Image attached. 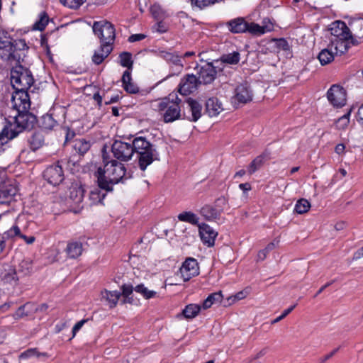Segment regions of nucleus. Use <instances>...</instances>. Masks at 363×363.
Here are the masks:
<instances>
[{"instance_id": "473e14b6", "label": "nucleus", "mask_w": 363, "mask_h": 363, "mask_svg": "<svg viewBox=\"0 0 363 363\" xmlns=\"http://www.w3.org/2000/svg\"><path fill=\"white\" fill-rule=\"evenodd\" d=\"M223 295L221 291L210 294L203 302L202 308L208 309L214 303H220L222 301Z\"/></svg>"}, {"instance_id": "a18cd8bd", "label": "nucleus", "mask_w": 363, "mask_h": 363, "mask_svg": "<svg viewBox=\"0 0 363 363\" xmlns=\"http://www.w3.org/2000/svg\"><path fill=\"white\" fill-rule=\"evenodd\" d=\"M217 1L218 0H191V5L199 9L210 6Z\"/></svg>"}, {"instance_id": "09e8293b", "label": "nucleus", "mask_w": 363, "mask_h": 363, "mask_svg": "<svg viewBox=\"0 0 363 363\" xmlns=\"http://www.w3.org/2000/svg\"><path fill=\"white\" fill-rule=\"evenodd\" d=\"M2 280L6 283L11 284H16L18 280L16 276V272L14 269H10V271L3 276Z\"/></svg>"}, {"instance_id": "c03bdc74", "label": "nucleus", "mask_w": 363, "mask_h": 363, "mask_svg": "<svg viewBox=\"0 0 363 363\" xmlns=\"http://www.w3.org/2000/svg\"><path fill=\"white\" fill-rule=\"evenodd\" d=\"M32 357H47V354L43 352L40 353L39 352L36 348H31L26 350L25 352H22L20 355L21 359H28Z\"/></svg>"}, {"instance_id": "e433bc0d", "label": "nucleus", "mask_w": 363, "mask_h": 363, "mask_svg": "<svg viewBox=\"0 0 363 363\" xmlns=\"http://www.w3.org/2000/svg\"><path fill=\"white\" fill-rule=\"evenodd\" d=\"M134 291L140 294L144 298L150 299L154 298L157 295V292L153 290L148 289L144 284H140L134 288Z\"/></svg>"}, {"instance_id": "8fccbe9b", "label": "nucleus", "mask_w": 363, "mask_h": 363, "mask_svg": "<svg viewBox=\"0 0 363 363\" xmlns=\"http://www.w3.org/2000/svg\"><path fill=\"white\" fill-rule=\"evenodd\" d=\"M350 112L345 113L342 116L338 118V120L336 122L337 127L340 129H344L345 128L350 122Z\"/></svg>"}, {"instance_id": "2eb2a0df", "label": "nucleus", "mask_w": 363, "mask_h": 363, "mask_svg": "<svg viewBox=\"0 0 363 363\" xmlns=\"http://www.w3.org/2000/svg\"><path fill=\"white\" fill-rule=\"evenodd\" d=\"M199 84L196 76L186 74L181 79L179 84V91L182 95H189L195 91Z\"/></svg>"}, {"instance_id": "5fc2aeb1", "label": "nucleus", "mask_w": 363, "mask_h": 363, "mask_svg": "<svg viewBox=\"0 0 363 363\" xmlns=\"http://www.w3.org/2000/svg\"><path fill=\"white\" fill-rule=\"evenodd\" d=\"M228 199L225 196H220L215 201V205L213 206L216 209H220V213L223 212L224 207L228 204Z\"/></svg>"}, {"instance_id": "72a5a7b5", "label": "nucleus", "mask_w": 363, "mask_h": 363, "mask_svg": "<svg viewBox=\"0 0 363 363\" xmlns=\"http://www.w3.org/2000/svg\"><path fill=\"white\" fill-rule=\"evenodd\" d=\"M13 45L9 37L0 30V50H5L8 52V59L12 55Z\"/></svg>"}, {"instance_id": "79ce46f5", "label": "nucleus", "mask_w": 363, "mask_h": 363, "mask_svg": "<svg viewBox=\"0 0 363 363\" xmlns=\"http://www.w3.org/2000/svg\"><path fill=\"white\" fill-rule=\"evenodd\" d=\"M311 207L308 200L301 199L298 200L295 206L294 211L298 214L306 213Z\"/></svg>"}, {"instance_id": "b1692460", "label": "nucleus", "mask_w": 363, "mask_h": 363, "mask_svg": "<svg viewBox=\"0 0 363 363\" xmlns=\"http://www.w3.org/2000/svg\"><path fill=\"white\" fill-rule=\"evenodd\" d=\"M348 39L332 38L330 49L334 50L336 55H342L345 53L348 48Z\"/></svg>"}, {"instance_id": "f257e3e1", "label": "nucleus", "mask_w": 363, "mask_h": 363, "mask_svg": "<svg viewBox=\"0 0 363 363\" xmlns=\"http://www.w3.org/2000/svg\"><path fill=\"white\" fill-rule=\"evenodd\" d=\"M104 168L97 170V182L99 186L106 191L113 190V185L123 182L125 179V168L124 165L116 160L106 161L104 156Z\"/></svg>"}, {"instance_id": "680f3d73", "label": "nucleus", "mask_w": 363, "mask_h": 363, "mask_svg": "<svg viewBox=\"0 0 363 363\" xmlns=\"http://www.w3.org/2000/svg\"><path fill=\"white\" fill-rule=\"evenodd\" d=\"M145 37H146V35L144 34H142V33L133 34L129 37L128 41L131 42V43L140 41V40L145 39Z\"/></svg>"}, {"instance_id": "603ef678", "label": "nucleus", "mask_w": 363, "mask_h": 363, "mask_svg": "<svg viewBox=\"0 0 363 363\" xmlns=\"http://www.w3.org/2000/svg\"><path fill=\"white\" fill-rule=\"evenodd\" d=\"M150 12L153 17L157 20H161L164 17V11L162 8L157 4H154L150 8Z\"/></svg>"}, {"instance_id": "a878e982", "label": "nucleus", "mask_w": 363, "mask_h": 363, "mask_svg": "<svg viewBox=\"0 0 363 363\" xmlns=\"http://www.w3.org/2000/svg\"><path fill=\"white\" fill-rule=\"evenodd\" d=\"M102 188L99 186L94 187L90 190L89 199L90 201V205H96L98 203H102L104 199L106 196V194L101 191Z\"/></svg>"}, {"instance_id": "6ab92c4d", "label": "nucleus", "mask_w": 363, "mask_h": 363, "mask_svg": "<svg viewBox=\"0 0 363 363\" xmlns=\"http://www.w3.org/2000/svg\"><path fill=\"white\" fill-rule=\"evenodd\" d=\"M84 196V189L79 183H73L68 190V197L75 205L79 206Z\"/></svg>"}, {"instance_id": "0e129e2a", "label": "nucleus", "mask_w": 363, "mask_h": 363, "mask_svg": "<svg viewBox=\"0 0 363 363\" xmlns=\"http://www.w3.org/2000/svg\"><path fill=\"white\" fill-rule=\"evenodd\" d=\"M8 140H10V139H7L2 130L0 133V154L4 151V146L8 142Z\"/></svg>"}, {"instance_id": "cd10ccee", "label": "nucleus", "mask_w": 363, "mask_h": 363, "mask_svg": "<svg viewBox=\"0 0 363 363\" xmlns=\"http://www.w3.org/2000/svg\"><path fill=\"white\" fill-rule=\"evenodd\" d=\"M188 107L191 112V118H190L192 121H196L201 116V105L196 101L189 99L186 101Z\"/></svg>"}, {"instance_id": "ea45409f", "label": "nucleus", "mask_w": 363, "mask_h": 363, "mask_svg": "<svg viewBox=\"0 0 363 363\" xmlns=\"http://www.w3.org/2000/svg\"><path fill=\"white\" fill-rule=\"evenodd\" d=\"M48 16L45 13H40V18L33 24V29L36 30H43L48 23Z\"/></svg>"}, {"instance_id": "f704fd0d", "label": "nucleus", "mask_w": 363, "mask_h": 363, "mask_svg": "<svg viewBox=\"0 0 363 363\" xmlns=\"http://www.w3.org/2000/svg\"><path fill=\"white\" fill-rule=\"evenodd\" d=\"M28 141L30 148L33 150H36L43 146L44 137L40 133H34Z\"/></svg>"}, {"instance_id": "49530a36", "label": "nucleus", "mask_w": 363, "mask_h": 363, "mask_svg": "<svg viewBox=\"0 0 363 363\" xmlns=\"http://www.w3.org/2000/svg\"><path fill=\"white\" fill-rule=\"evenodd\" d=\"M65 6L72 9H79L86 0H60Z\"/></svg>"}, {"instance_id": "7ed1b4c3", "label": "nucleus", "mask_w": 363, "mask_h": 363, "mask_svg": "<svg viewBox=\"0 0 363 363\" xmlns=\"http://www.w3.org/2000/svg\"><path fill=\"white\" fill-rule=\"evenodd\" d=\"M133 154L137 155L138 164L141 170L144 171L147 167L155 160H158V153L153 145L145 138L136 137L132 141Z\"/></svg>"}, {"instance_id": "39448f33", "label": "nucleus", "mask_w": 363, "mask_h": 363, "mask_svg": "<svg viewBox=\"0 0 363 363\" xmlns=\"http://www.w3.org/2000/svg\"><path fill=\"white\" fill-rule=\"evenodd\" d=\"M181 102L182 100L178 98L177 94H169L168 97L157 102L156 110L162 114L165 123H172L180 118L179 104Z\"/></svg>"}, {"instance_id": "393cba45", "label": "nucleus", "mask_w": 363, "mask_h": 363, "mask_svg": "<svg viewBox=\"0 0 363 363\" xmlns=\"http://www.w3.org/2000/svg\"><path fill=\"white\" fill-rule=\"evenodd\" d=\"M67 257L75 259L79 257L82 252V244L79 242H69L65 249Z\"/></svg>"}, {"instance_id": "7c9ffc66", "label": "nucleus", "mask_w": 363, "mask_h": 363, "mask_svg": "<svg viewBox=\"0 0 363 363\" xmlns=\"http://www.w3.org/2000/svg\"><path fill=\"white\" fill-rule=\"evenodd\" d=\"M73 148L79 155H84L90 148L91 144L84 139H76L73 142Z\"/></svg>"}, {"instance_id": "aec40b11", "label": "nucleus", "mask_w": 363, "mask_h": 363, "mask_svg": "<svg viewBox=\"0 0 363 363\" xmlns=\"http://www.w3.org/2000/svg\"><path fill=\"white\" fill-rule=\"evenodd\" d=\"M112 46L108 44H101L99 48L95 50L92 56V62L96 65H100L111 52Z\"/></svg>"}, {"instance_id": "4c0bfd02", "label": "nucleus", "mask_w": 363, "mask_h": 363, "mask_svg": "<svg viewBox=\"0 0 363 363\" xmlns=\"http://www.w3.org/2000/svg\"><path fill=\"white\" fill-rule=\"evenodd\" d=\"M318 58L322 65H325L333 60L334 54L331 49H323L319 53Z\"/></svg>"}, {"instance_id": "052dcab7", "label": "nucleus", "mask_w": 363, "mask_h": 363, "mask_svg": "<svg viewBox=\"0 0 363 363\" xmlns=\"http://www.w3.org/2000/svg\"><path fill=\"white\" fill-rule=\"evenodd\" d=\"M87 322L86 319H83L77 322L72 328V337H74L77 333L82 328L84 324Z\"/></svg>"}, {"instance_id": "6e6552de", "label": "nucleus", "mask_w": 363, "mask_h": 363, "mask_svg": "<svg viewBox=\"0 0 363 363\" xmlns=\"http://www.w3.org/2000/svg\"><path fill=\"white\" fill-rule=\"evenodd\" d=\"M111 151L116 159L123 162L129 161L133 155L132 143L116 140L112 145Z\"/></svg>"}, {"instance_id": "3c124183", "label": "nucleus", "mask_w": 363, "mask_h": 363, "mask_svg": "<svg viewBox=\"0 0 363 363\" xmlns=\"http://www.w3.org/2000/svg\"><path fill=\"white\" fill-rule=\"evenodd\" d=\"M19 271L25 275L29 274L32 271V262L30 260H23L19 264Z\"/></svg>"}, {"instance_id": "37998d69", "label": "nucleus", "mask_w": 363, "mask_h": 363, "mask_svg": "<svg viewBox=\"0 0 363 363\" xmlns=\"http://www.w3.org/2000/svg\"><path fill=\"white\" fill-rule=\"evenodd\" d=\"M120 65L122 67L130 69L133 66L132 55L130 52H124L119 56Z\"/></svg>"}, {"instance_id": "ddd939ff", "label": "nucleus", "mask_w": 363, "mask_h": 363, "mask_svg": "<svg viewBox=\"0 0 363 363\" xmlns=\"http://www.w3.org/2000/svg\"><path fill=\"white\" fill-rule=\"evenodd\" d=\"M216 74V67L212 62H208L199 68L196 77L200 84H208L214 81Z\"/></svg>"}, {"instance_id": "864d4df0", "label": "nucleus", "mask_w": 363, "mask_h": 363, "mask_svg": "<svg viewBox=\"0 0 363 363\" xmlns=\"http://www.w3.org/2000/svg\"><path fill=\"white\" fill-rule=\"evenodd\" d=\"M20 235H22L21 233L20 228L17 225H14L3 234V238L9 239L16 235H18L20 237Z\"/></svg>"}, {"instance_id": "a19ab883", "label": "nucleus", "mask_w": 363, "mask_h": 363, "mask_svg": "<svg viewBox=\"0 0 363 363\" xmlns=\"http://www.w3.org/2000/svg\"><path fill=\"white\" fill-rule=\"evenodd\" d=\"M32 305L30 303H27L20 306L16 311L14 316L16 318H22L25 316L28 315L32 312Z\"/></svg>"}, {"instance_id": "de8ad7c7", "label": "nucleus", "mask_w": 363, "mask_h": 363, "mask_svg": "<svg viewBox=\"0 0 363 363\" xmlns=\"http://www.w3.org/2000/svg\"><path fill=\"white\" fill-rule=\"evenodd\" d=\"M42 125L45 129H52L57 125V121L51 115H45L43 117Z\"/></svg>"}, {"instance_id": "5701e85b", "label": "nucleus", "mask_w": 363, "mask_h": 363, "mask_svg": "<svg viewBox=\"0 0 363 363\" xmlns=\"http://www.w3.org/2000/svg\"><path fill=\"white\" fill-rule=\"evenodd\" d=\"M122 83L123 89L130 94H136L139 91V88L132 82L131 74L129 70H125L122 76Z\"/></svg>"}, {"instance_id": "f3484780", "label": "nucleus", "mask_w": 363, "mask_h": 363, "mask_svg": "<svg viewBox=\"0 0 363 363\" xmlns=\"http://www.w3.org/2000/svg\"><path fill=\"white\" fill-rule=\"evenodd\" d=\"M199 235L203 244L206 245L208 247L213 246L218 233L206 223L199 225Z\"/></svg>"}, {"instance_id": "c9c22d12", "label": "nucleus", "mask_w": 363, "mask_h": 363, "mask_svg": "<svg viewBox=\"0 0 363 363\" xmlns=\"http://www.w3.org/2000/svg\"><path fill=\"white\" fill-rule=\"evenodd\" d=\"M239 61L240 53L238 52L223 55L220 58V62L223 64L237 65Z\"/></svg>"}, {"instance_id": "58836bf2", "label": "nucleus", "mask_w": 363, "mask_h": 363, "mask_svg": "<svg viewBox=\"0 0 363 363\" xmlns=\"http://www.w3.org/2000/svg\"><path fill=\"white\" fill-rule=\"evenodd\" d=\"M264 157L263 155H259L255 157L248 167V173L252 174L259 169L264 163Z\"/></svg>"}, {"instance_id": "338daca9", "label": "nucleus", "mask_w": 363, "mask_h": 363, "mask_svg": "<svg viewBox=\"0 0 363 363\" xmlns=\"http://www.w3.org/2000/svg\"><path fill=\"white\" fill-rule=\"evenodd\" d=\"M279 242V241L278 240H274V241H272V242H269V243L267 245V247L264 248V250H265L267 252H269L272 251V250H274V249L276 247V246L278 245Z\"/></svg>"}, {"instance_id": "13d9d810", "label": "nucleus", "mask_w": 363, "mask_h": 363, "mask_svg": "<svg viewBox=\"0 0 363 363\" xmlns=\"http://www.w3.org/2000/svg\"><path fill=\"white\" fill-rule=\"evenodd\" d=\"M13 45L12 53L14 52L16 48L18 47L19 49H24L26 47V41L24 40H16L13 42L11 41ZM13 57V55L11 57Z\"/></svg>"}, {"instance_id": "c756f323", "label": "nucleus", "mask_w": 363, "mask_h": 363, "mask_svg": "<svg viewBox=\"0 0 363 363\" xmlns=\"http://www.w3.org/2000/svg\"><path fill=\"white\" fill-rule=\"evenodd\" d=\"M121 296V292L117 291H107L105 290L102 292L103 298H106L108 302L110 307L113 308L116 306L120 297Z\"/></svg>"}, {"instance_id": "9b49d317", "label": "nucleus", "mask_w": 363, "mask_h": 363, "mask_svg": "<svg viewBox=\"0 0 363 363\" xmlns=\"http://www.w3.org/2000/svg\"><path fill=\"white\" fill-rule=\"evenodd\" d=\"M12 106L17 111H28L30 106L28 90H15L12 96Z\"/></svg>"}, {"instance_id": "c85d7f7f", "label": "nucleus", "mask_w": 363, "mask_h": 363, "mask_svg": "<svg viewBox=\"0 0 363 363\" xmlns=\"http://www.w3.org/2000/svg\"><path fill=\"white\" fill-rule=\"evenodd\" d=\"M160 57L166 61L172 63L174 65L179 67L180 69H182L183 64L181 62V57L177 53L162 51L160 52Z\"/></svg>"}, {"instance_id": "dca6fc26", "label": "nucleus", "mask_w": 363, "mask_h": 363, "mask_svg": "<svg viewBox=\"0 0 363 363\" xmlns=\"http://www.w3.org/2000/svg\"><path fill=\"white\" fill-rule=\"evenodd\" d=\"M253 94L247 83L239 84L235 89L234 99L239 104H247L252 100Z\"/></svg>"}, {"instance_id": "1a4fd4ad", "label": "nucleus", "mask_w": 363, "mask_h": 363, "mask_svg": "<svg viewBox=\"0 0 363 363\" xmlns=\"http://www.w3.org/2000/svg\"><path fill=\"white\" fill-rule=\"evenodd\" d=\"M43 177L50 184L59 185L65 179L62 167L58 163L49 166L44 171Z\"/></svg>"}, {"instance_id": "412c9836", "label": "nucleus", "mask_w": 363, "mask_h": 363, "mask_svg": "<svg viewBox=\"0 0 363 363\" xmlns=\"http://www.w3.org/2000/svg\"><path fill=\"white\" fill-rule=\"evenodd\" d=\"M220 209H216L213 206L205 205L200 209V214L208 221L218 220L220 217Z\"/></svg>"}, {"instance_id": "0eeeda50", "label": "nucleus", "mask_w": 363, "mask_h": 363, "mask_svg": "<svg viewBox=\"0 0 363 363\" xmlns=\"http://www.w3.org/2000/svg\"><path fill=\"white\" fill-rule=\"evenodd\" d=\"M93 30L101 39V44H108L111 45L115 38V29L110 22H94Z\"/></svg>"}, {"instance_id": "9d476101", "label": "nucleus", "mask_w": 363, "mask_h": 363, "mask_svg": "<svg viewBox=\"0 0 363 363\" xmlns=\"http://www.w3.org/2000/svg\"><path fill=\"white\" fill-rule=\"evenodd\" d=\"M330 103L335 107H342L346 104V91L343 87L333 84L327 92Z\"/></svg>"}, {"instance_id": "4468645a", "label": "nucleus", "mask_w": 363, "mask_h": 363, "mask_svg": "<svg viewBox=\"0 0 363 363\" xmlns=\"http://www.w3.org/2000/svg\"><path fill=\"white\" fill-rule=\"evenodd\" d=\"M16 186L11 181L7 180L0 183V204H9L17 193Z\"/></svg>"}, {"instance_id": "423d86ee", "label": "nucleus", "mask_w": 363, "mask_h": 363, "mask_svg": "<svg viewBox=\"0 0 363 363\" xmlns=\"http://www.w3.org/2000/svg\"><path fill=\"white\" fill-rule=\"evenodd\" d=\"M11 83L15 90H28L34 83V79L28 69L18 65L11 72Z\"/></svg>"}, {"instance_id": "a211bd4d", "label": "nucleus", "mask_w": 363, "mask_h": 363, "mask_svg": "<svg viewBox=\"0 0 363 363\" xmlns=\"http://www.w3.org/2000/svg\"><path fill=\"white\" fill-rule=\"evenodd\" d=\"M332 38L350 39L352 34L346 23L343 21H336L330 28Z\"/></svg>"}, {"instance_id": "bf43d9fd", "label": "nucleus", "mask_w": 363, "mask_h": 363, "mask_svg": "<svg viewBox=\"0 0 363 363\" xmlns=\"http://www.w3.org/2000/svg\"><path fill=\"white\" fill-rule=\"evenodd\" d=\"M247 293L246 291H242L238 293H237L234 296H231L228 298V300H231V303H234L236 301L242 300L246 296Z\"/></svg>"}, {"instance_id": "f8f14e48", "label": "nucleus", "mask_w": 363, "mask_h": 363, "mask_svg": "<svg viewBox=\"0 0 363 363\" xmlns=\"http://www.w3.org/2000/svg\"><path fill=\"white\" fill-rule=\"evenodd\" d=\"M181 277L184 281L190 280L199 274L198 262L194 258H187L179 269Z\"/></svg>"}, {"instance_id": "774afa93", "label": "nucleus", "mask_w": 363, "mask_h": 363, "mask_svg": "<svg viewBox=\"0 0 363 363\" xmlns=\"http://www.w3.org/2000/svg\"><path fill=\"white\" fill-rule=\"evenodd\" d=\"M278 45L281 47L284 50H289L290 48V46L288 43V42L284 39H280L279 40Z\"/></svg>"}, {"instance_id": "69168bd1", "label": "nucleus", "mask_w": 363, "mask_h": 363, "mask_svg": "<svg viewBox=\"0 0 363 363\" xmlns=\"http://www.w3.org/2000/svg\"><path fill=\"white\" fill-rule=\"evenodd\" d=\"M159 21L155 26V30L159 33H164L167 31V27L164 24V23L161 20H158Z\"/></svg>"}, {"instance_id": "bb28decb", "label": "nucleus", "mask_w": 363, "mask_h": 363, "mask_svg": "<svg viewBox=\"0 0 363 363\" xmlns=\"http://www.w3.org/2000/svg\"><path fill=\"white\" fill-rule=\"evenodd\" d=\"M201 309V306L200 305L190 303L185 306L182 310V314L178 316L182 315L186 319H193L198 315Z\"/></svg>"}, {"instance_id": "20e7f679", "label": "nucleus", "mask_w": 363, "mask_h": 363, "mask_svg": "<svg viewBox=\"0 0 363 363\" xmlns=\"http://www.w3.org/2000/svg\"><path fill=\"white\" fill-rule=\"evenodd\" d=\"M228 30L233 33L248 32L252 35H261L273 30L272 23L259 26L255 23H247L243 18H236L226 23Z\"/></svg>"}, {"instance_id": "6e6d98bb", "label": "nucleus", "mask_w": 363, "mask_h": 363, "mask_svg": "<svg viewBox=\"0 0 363 363\" xmlns=\"http://www.w3.org/2000/svg\"><path fill=\"white\" fill-rule=\"evenodd\" d=\"M296 306V304H294V305L291 306V307H289V308L284 310L283 311V313H281V315H280L279 316H278L277 318H276L274 320H273L272 321V324L277 323L279 322L280 320H281L282 319H284L295 308Z\"/></svg>"}, {"instance_id": "f03ea898", "label": "nucleus", "mask_w": 363, "mask_h": 363, "mask_svg": "<svg viewBox=\"0 0 363 363\" xmlns=\"http://www.w3.org/2000/svg\"><path fill=\"white\" fill-rule=\"evenodd\" d=\"M17 112L18 114L9 121L3 128L7 139L12 140L23 130H31L36 123V117L28 111Z\"/></svg>"}, {"instance_id": "4d7b16f0", "label": "nucleus", "mask_w": 363, "mask_h": 363, "mask_svg": "<svg viewBox=\"0 0 363 363\" xmlns=\"http://www.w3.org/2000/svg\"><path fill=\"white\" fill-rule=\"evenodd\" d=\"M121 289H122V293H121V295L128 298L133 293L134 288L133 287L132 285L124 284L121 286Z\"/></svg>"}, {"instance_id": "e2e57ef3", "label": "nucleus", "mask_w": 363, "mask_h": 363, "mask_svg": "<svg viewBox=\"0 0 363 363\" xmlns=\"http://www.w3.org/2000/svg\"><path fill=\"white\" fill-rule=\"evenodd\" d=\"M267 350H268L267 348H263L259 352H258L255 356L251 357L249 359V362H251L255 359H259L262 357L264 356L267 354Z\"/></svg>"}, {"instance_id": "2f4dec72", "label": "nucleus", "mask_w": 363, "mask_h": 363, "mask_svg": "<svg viewBox=\"0 0 363 363\" xmlns=\"http://www.w3.org/2000/svg\"><path fill=\"white\" fill-rule=\"evenodd\" d=\"M177 217L180 221L189 223L192 225H198L199 227L201 225L199 223V217L193 212L184 211L179 213Z\"/></svg>"}, {"instance_id": "4be33fe9", "label": "nucleus", "mask_w": 363, "mask_h": 363, "mask_svg": "<svg viewBox=\"0 0 363 363\" xmlns=\"http://www.w3.org/2000/svg\"><path fill=\"white\" fill-rule=\"evenodd\" d=\"M206 111L211 117L218 116L222 111L221 103L216 98H210L206 104Z\"/></svg>"}]
</instances>
